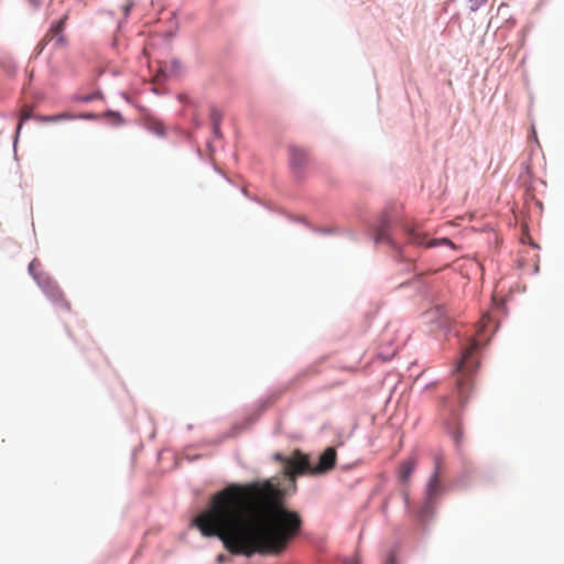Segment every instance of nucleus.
Listing matches in <instances>:
<instances>
[{
    "instance_id": "nucleus-8",
    "label": "nucleus",
    "mask_w": 564,
    "mask_h": 564,
    "mask_svg": "<svg viewBox=\"0 0 564 564\" xmlns=\"http://www.w3.org/2000/svg\"><path fill=\"white\" fill-rule=\"evenodd\" d=\"M415 467L416 459L414 457H409L408 459L403 460L399 467L398 473L400 481L408 482Z\"/></svg>"
},
{
    "instance_id": "nucleus-14",
    "label": "nucleus",
    "mask_w": 564,
    "mask_h": 564,
    "mask_svg": "<svg viewBox=\"0 0 564 564\" xmlns=\"http://www.w3.org/2000/svg\"><path fill=\"white\" fill-rule=\"evenodd\" d=\"M40 267V263L35 260H33L30 264H29V271L30 273L33 275V278L39 282V281H43V279H41L36 273H35V270L36 268Z\"/></svg>"
},
{
    "instance_id": "nucleus-5",
    "label": "nucleus",
    "mask_w": 564,
    "mask_h": 564,
    "mask_svg": "<svg viewBox=\"0 0 564 564\" xmlns=\"http://www.w3.org/2000/svg\"><path fill=\"white\" fill-rule=\"evenodd\" d=\"M67 17L61 18L58 21L52 24L47 33L37 44L39 52L41 53L43 48L51 42H53L54 48L64 47L66 44L65 36L63 35V31L65 29Z\"/></svg>"
},
{
    "instance_id": "nucleus-10",
    "label": "nucleus",
    "mask_w": 564,
    "mask_h": 564,
    "mask_svg": "<svg viewBox=\"0 0 564 564\" xmlns=\"http://www.w3.org/2000/svg\"><path fill=\"white\" fill-rule=\"evenodd\" d=\"M75 116L69 112H62L54 116H39L36 119L42 123H55L62 120H72Z\"/></svg>"
},
{
    "instance_id": "nucleus-17",
    "label": "nucleus",
    "mask_w": 564,
    "mask_h": 564,
    "mask_svg": "<svg viewBox=\"0 0 564 564\" xmlns=\"http://www.w3.org/2000/svg\"><path fill=\"white\" fill-rule=\"evenodd\" d=\"M384 564H398L397 560H395V557H394V555L392 553L389 554V556L387 557Z\"/></svg>"
},
{
    "instance_id": "nucleus-16",
    "label": "nucleus",
    "mask_w": 564,
    "mask_h": 564,
    "mask_svg": "<svg viewBox=\"0 0 564 564\" xmlns=\"http://www.w3.org/2000/svg\"><path fill=\"white\" fill-rule=\"evenodd\" d=\"M133 7V1L129 0V2L123 7V13L124 15H128L131 8Z\"/></svg>"
},
{
    "instance_id": "nucleus-4",
    "label": "nucleus",
    "mask_w": 564,
    "mask_h": 564,
    "mask_svg": "<svg viewBox=\"0 0 564 564\" xmlns=\"http://www.w3.org/2000/svg\"><path fill=\"white\" fill-rule=\"evenodd\" d=\"M401 230L406 238V242L413 246H425L427 248L436 247V246H451L454 247V243L448 238L442 239H427L426 232H424L421 227L416 224H408L404 223L401 225Z\"/></svg>"
},
{
    "instance_id": "nucleus-9",
    "label": "nucleus",
    "mask_w": 564,
    "mask_h": 564,
    "mask_svg": "<svg viewBox=\"0 0 564 564\" xmlns=\"http://www.w3.org/2000/svg\"><path fill=\"white\" fill-rule=\"evenodd\" d=\"M375 240L377 243H388L391 247L397 248L395 242L390 236L388 224L386 221L377 229Z\"/></svg>"
},
{
    "instance_id": "nucleus-11",
    "label": "nucleus",
    "mask_w": 564,
    "mask_h": 564,
    "mask_svg": "<svg viewBox=\"0 0 564 564\" xmlns=\"http://www.w3.org/2000/svg\"><path fill=\"white\" fill-rule=\"evenodd\" d=\"M437 469H438V467L436 466V469H435L434 474L431 476L429 484H427V494L430 497H432L438 490V487H440Z\"/></svg>"
},
{
    "instance_id": "nucleus-7",
    "label": "nucleus",
    "mask_w": 564,
    "mask_h": 564,
    "mask_svg": "<svg viewBox=\"0 0 564 564\" xmlns=\"http://www.w3.org/2000/svg\"><path fill=\"white\" fill-rule=\"evenodd\" d=\"M289 154L291 167L295 173H300L310 161L307 151L299 147H290Z\"/></svg>"
},
{
    "instance_id": "nucleus-19",
    "label": "nucleus",
    "mask_w": 564,
    "mask_h": 564,
    "mask_svg": "<svg viewBox=\"0 0 564 564\" xmlns=\"http://www.w3.org/2000/svg\"><path fill=\"white\" fill-rule=\"evenodd\" d=\"M94 98H95L94 95H88V96L80 97L79 100L84 101V102H88V101H91Z\"/></svg>"
},
{
    "instance_id": "nucleus-15",
    "label": "nucleus",
    "mask_w": 564,
    "mask_h": 564,
    "mask_svg": "<svg viewBox=\"0 0 564 564\" xmlns=\"http://www.w3.org/2000/svg\"><path fill=\"white\" fill-rule=\"evenodd\" d=\"M489 321V316L488 315H485L482 316L481 321H480V327L478 328L477 330V335L480 336V333L485 329L486 327V323Z\"/></svg>"
},
{
    "instance_id": "nucleus-12",
    "label": "nucleus",
    "mask_w": 564,
    "mask_h": 564,
    "mask_svg": "<svg viewBox=\"0 0 564 564\" xmlns=\"http://www.w3.org/2000/svg\"><path fill=\"white\" fill-rule=\"evenodd\" d=\"M32 117V108L29 107V106H25L21 109V112H20V122L18 124V128H17V133L19 134L20 133V130L22 128V124L28 121L30 118Z\"/></svg>"
},
{
    "instance_id": "nucleus-3",
    "label": "nucleus",
    "mask_w": 564,
    "mask_h": 564,
    "mask_svg": "<svg viewBox=\"0 0 564 564\" xmlns=\"http://www.w3.org/2000/svg\"><path fill=\"white\" fill-rule=\"evenodd\" d=\"M479 339L473 338L457 364V391L462 403L467 401L473 389V375L479 365L475 354L479 349Z\"/></svg>"
},
{
    "instance_id": "nucleus-1",
    "label": "nucleus",
    "mask_w": 564,
    "mask_h": 564,
    "mask_svg": "<svg viewBox=\"0 0 564 564\" xmlns=\"http://www.w3.org/2000/svg\"><path fill=\"white\" fill-rule=\"evenodd\" d=\"M194 523L204 536H217L229 553L250 557L284 552L303 521L286 508L284 491L264 481L228 485L212 496Z\"/></svg>"
},
{
    "instance_id": "nucleus-2",
    "label": "nucleus",
    "mask_w": 564,
    "mask_h": 564,
    "mask_svg": "<svg viewBox=\"0 0 564 564\" xmlns=\"http://www.w3.org/2000/svg\"><path fill=\"white\" fill-rule=\"evenodd\" d=\"M273 458L281 463L283 474L294 481L297 475H322L332 470L336 464V451L334 447H327L319 455L318 463L315 466H312L308 456L300 451H294L291 456H283L276 453Z\"/></svg>"
},
{
    "instance_id": "nucleus-21",
    "label": "nucleus",
    "mask_w": 564,
    "mask_h": 564,
    "mask_svg": "<svg viewBox=\"0 0 564 564\" xmlns=\"http://www.w3.org/2000/svg\"><path fill=\"white\" fill-rule=\"evenodd\" d=\"M345 564H360V563L358 562V560L352 558V560L346 561Z\"/></svg>"
},
{
    "instance_id": "nucleus-13",
    "label": "nucleus",
    "mask_w": 564,
    "mask_h": 564,
    "mask_svg": "<svg viewBox=\"0 0 564 564\" xmlns=\"http://www.w3.org/2000/svg\"><path fill=\"white\" fill-rule=\"evenodd\" d=\"M209 119H210L212 124H220L221 120H223L221 111L216 107H212L210 113H209Z\"/></svg>"
},
{
    "instance_id": "nucleus-18",
    "label": "nucleus",
    "mask_w": 564,
    "mask_h": 564,
    "mask_svg": "<svg viewBox=\"0 0 564 564\" xmlns=\"http://www.w3.org/2000/svg\"><path fill=\"white\" fill-rule=\"evenodd\" d=\"M213 126V132L216 137H220V124H212Z\"/></svg>"
},
{
    "instance_id": "nucleus-20",
    "label": "nucleus",
    "mask_w": 564,
    "mask_h": 564,
    "mask_svg": "<svg viewBox=\"0 0 564 564\" xmlns=\"http://www.w3.org/2000/svg\"><path fill=\"white\" fill-rule=\"evenodd\" d=\"M226 558H227V557H226V555H224V554H219V555L217 556V558H216V562H217L218 564H224V563L226 562Z\"/></svg>"
},
{
    "instance_id": "nucleus-6",
    "label": "nucleus",
    "mask_w": 564,
    "mask_h": 564,
    "mask_svg": "<svg viewBox=\"0 0 564 564\" xmlns=\"http://www.w3.org/2000/svg\"><path fill=\"white\" fill-rule=\"evenodd\" d=\"M39 285L54 303L61 305L65 310L70 308L69 303L65 300L64 294L56 282L50 278H43V281H39Z\"/></svg>"
}]
</instances>
